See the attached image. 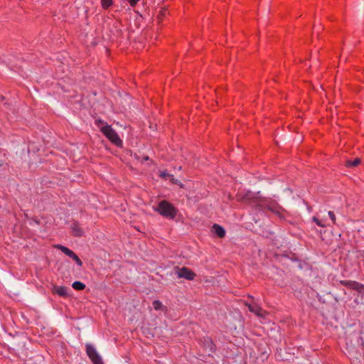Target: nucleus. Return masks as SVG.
<instances>
[{"instance_id":"aec40b11","label":"nucleus","mask_w":364,"mask_h":364,"mask_svg":"<svg viewBox=\"0 0 364 364\" xmlns=\"http://www.w3.org/2000/svg\"><path fill=\"white\" fill-rule=\"evenodd\" d=\"M160 176L163 178H173V176L172 174H169L166 171H161Z\"/></svg>"},{"instance_id":"39448f33","label":"nucleus","mask_w":364,"mask_h":364,"mask_svg":"<svg viewBox=\"0 0 364 364\" xmlns=\"http://www.w3.org/2000/svg\"><path fill=\"white\" fill-rule=\"evenodd\" d=\"M55 247L57 249L60 250L61 252H63L65 255L68 256L70 258L73 259L78 266L81 267L82 265V262L79 258V257L69 248H68L63 245H58L55 246Z\"/></svg>"},{"instance_id":"9d476101","label":"nucleus","mask_w":364,"mask_h":364,"mask_svg":"<svg viewBox=\"0 0 364 364\" xmlns=\"http://www.w3.org/2000/svg\"><path fill=\"white\" fill-rule=\"evenodd\" d=\"M53 293L57 294L60 296L65 297L68 296V288L64 286H55L53 287Z\"/></svg>"},{"instance_id":"a211bd4d","label":"nucleus","mask_w":364,"mask_h":364,"mask_svg":"<svg viewBox=\"0 0 364 364\" xmlns=\"http://www.w3.org/2000/svg\"><path fill=\"white\" fill-rule=\"evenodd\" d=\"M340 283L342 285L346 287L347 288L351 289L353 281H350V280H341V281H340Z\"/></svg>"},{"instance_id":"1a4fd4ad","label":"nucleus","mask_w":364,"mask_h":364,"mask_svg":"<svg viewBox=\"0 0 364 364\" xmlns=\"http://www.w3.org/2000/svg\"><path fill=\"white\" fill-rule=\"evenodd\" d=\"M71 230L72 233L75 237H81L84 234V231L80 227V224L77 222H74L71 225Z\"/></svg>"},{"instance_id":"f3484780","label":"nucleus","mask_w":364,"mask_h":364,"mask_svg":"<svg viewBox=\"0 0 364 364\" xmlns=\"http://www.w3.org/2000/svg\"><path fill=\"white\" fill-rule=\"evenodd\" d=\"M152 305L156 311H159L163 309V304L159 300L154 301Z\"/></svg>"},{"instance_id":"ddd939ff","label":"nucleus","mask_w":364,"mask_h":364,"mask_svg":"<svg viewBox=\"0 0 364 364\" xmlns=\"http://www.w3.org/2000/svg\"><path fill=\"white\" fill-rule=\"evenodd\" d=\"M312 221L314 222L319 227L325 228L327 226V224L326 223V221L324 220H320L316 216H314L312 218Z\"/></svg>"},{"instance_id":"6e6552de","label":"nucleus","mask_w":364,"mask_h":364,"mask_svg":"<svg viewBox=\"0 0 364 364\" xmlns=\"http://www.w3.org/2000/svg\"><path fill=\"white\" fill-rule=\"evenodd\" d=\"M248 306V309L250 311L252 312L255 315L259 317H263L265 315V311H264L259 305L253 304H247Z\"/></svg>"},{"instance_id":"dca6fc26","label":"nucleus","mask_w":364,"mask_h":364,"mask_svg":"<svg viewBox=\"0 0 364 364\" xmlns=\"http://www.w3.org/2000/svg\"><path fill=\"white\" fill-rule=\"evenodd\" d=\"M100 2L102 7L104 9H107L112 5L113 0H100Z\"/></svg>"},{"instance_id":"f8f14e48","label":"nucleus","mask_w":364,"mask_h":364,"mask_svg":"<svg viewBox=\"0 0 364 364\" xmlns=\"http://www.w3.org/2000/svg\"><path fill=\"white\" fill-rule=\"evenodd\" d=\"M355 291H357L359 293H364V284H360L358 282L353 281L351 289Z\"/></svg>"},{"instance_id":"423d86ee","label":"nucleus","mask_w":364,"mask_h":364,"mask_svg":"<svg viewBox=\"0 0 364 364\" xmlns=\"http://www.w3.org/2000/svg\"><path fill=\"white\" fill-rule=\"evenodd\" d=\"M178 277L188 280H193L196 277V274L188 268L183 267L178 269Z\"/></svg>"},{"instance_id":"6ab92c4d","label":"nucleus","mask_w":364,"mask_h":364,"mask_svg":"<svg viewBox=\"0 0 364 364\" xmlns=\"http://www.w3.org/2000/svg\"><path fill=\"white\" fill-rule=\"evenodd\" d=\"M328 215L330 219L331 220L332 223L333 225H335L336 222V218L335 213L333 211H328Z\"/></svg>"},{"instance_id":"f257e3e1","label":"nucleus","mask_w":364,"mask_h":364,"mask_svg":"<svg viewBox=\"0 0 364 364\" xmlns=\"http://www.w3.org/2000/svg\"><path fill=\"white\" fill-rule=\"evenodd\" d=\"M236 197L237 200L248 203L252 206L255 207L259 210H269L277 215L280 214L282 210V207L276 202L268 199H260L256 198L250 191H247L245 193L239 192Z\"/></svg>"},{"instance_id":"9b49d317","label":"nucleus","mask_w":364,"mask_h":364,"mask_svg":"<svg viewBox=\"0 0 364 364\" xmlns=\"http://www.w3.org/2000/svg\"><path fill=\"white\" fill-rule=\"evenodd\" d=\"M213 228L215 232V234L220 238H223L225 236V229L218 224H214Z\"/></svg>"},{"instance_id":"f03ea898","label":"nucleus","mask_w":364,"mask_h":364,"mask_svg":"<svg viewBox=\"0 0 364 364\" xmlns=\"http://www.w3.org/2000/svg\"><path fill=\"white\" fill-rule=\"evenodd\" d=\"M95 124L100 128L101 132L115 146L121 147L122 146V141L119 138L118 134L112 129V127L107 124V122L99 119L95 121Z\"/></svg>"},{"instance_id":"0eeeda50","label":"nucleus","mask_w":364,"mask_h":364,"mask_svg":"<svg viewBox=\"0 0 364 364\" xmlns=\"http://www.w3.org/2000/svg\"><path fill=\"white\" fill-rule=\"evenodd\" d=\"M203 346L205 348V350L209 354L215 351V345L213 343V341L208 338H204L203 340Z\"/></svg>"},{"instance_id":"7ed1b4c3","label":"nucleus","mask_w":364,"mask_h":364,"mask_svg":"<svg viewBox=\"0 0 364 364\" xmlns=\"http://www.w3.org/2000/svg\"><path fill=\"white\" fill-rule=\"evenodd\" d=\"M153 209L162 217L168 220H173L178 213L177 208L165 200L160 201L156 206L153 207Z\"/></svg>"},{"instance_id":"412c9836","label":"nucleus","mask_w":364,"mask_h":364,"mask_svg":"<svg viewBox=\"0 0 364 364\" xmlns=\"http://www.w3.org/2000/svg\"><path fill=\"white\" fill-rule=\"evenodd\" d=\"M132 6H134L140 0H127Z\"/></svg>"},{"instance_id":"20e7f679","label":"nucleus","mask_w":364,"mask_h":364,"mask_svg":"<svg viewBox=\"0 0 364 364\" xmlns=\"http://www.w3.org/2000/svg\"><path fill=\"white\" fill-rule=\"evenodd\" d=\"M86 353L93 364H103L102 358L92 345L86 344Z\"/></svg>"},{"instance_id":"4468645a","label":"nucleus","mask_w":364,"mask_h":364,"mask_svg":"<svg viewBox=\"0 0 364 364\" xmlns=\"http://www.w3.org/2000/svg\"><path fill=\"white\" fill-rule=\"evenodd\" d=\"M72 287L75 290H83L85 288V285L81 282L76 281L73 283Z\"/></svg>"},{"instance_id":"2eb2a0df","label":"nucleus","mask_w":364,"mask_h":364,"mask_svg":"<svg viewBox=\"0 0 364 364\" xmlns=\"http://www.w3.org/2000/svg\"><path fill=\"white\" fill-rule=\"evenodd\" d=\"M360 163V160L358 158L355 159L353 161H346V166L347 167H355Z\"/></svg>"}]
</instances>
